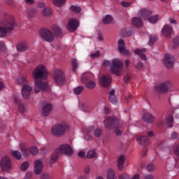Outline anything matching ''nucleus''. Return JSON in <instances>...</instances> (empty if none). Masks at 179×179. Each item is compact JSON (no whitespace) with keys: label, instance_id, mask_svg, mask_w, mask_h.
Instances as JSON below:
<instances>
[{"label":"nucleus","instance_id":"obj_36","mask_svg":"<svg viewBox=\"0 0 179 179\" xmlns=\"http://www.w3.org/2000/svg\"><path fill=\"white\" fill-rule=\"evenodd\" d=\"M156 41H157V36H155V35H151L150 37V41L148 43V45L152 47V45H153V44H155V43H156Z\"/></svg>","mask_w":179,"mask_h":179},{"label":"nucleus","instance_id":"obj_11","mask_svg":"<svg viewBox=\"0 0 179 179\" xmlns=\"http://www.w3.org/2000/svg\"><path fill=\"white\" fill-rule=\"evenodd\" d=\"M53 80L58 85V86H62L65 83V77H64V73L61 70H55L53 76Z\"/></svg>","mask_w":179,"mask_h":179},{"label":"nucleus","instance_id":"obj_35","mask_svg":"<svg viewBox=\"0 0 179 179\" xmlns=\"http://www.w3.org/2000/svg\"><path fill=\"white\" fill-rule=\"evenodd\" d=\"M96 155H97V154L96 153V151H94V150H90V151H88V152L87 154V159H93Z\"/></svg>","mask_w":179,"mask_h":179},{"label":"nucleus","instance_id":"obj_41","mask_svg":"<svg viewBox=\"0 0 179 179\" xmlns=\"http://www.w3.org/2000/svg\"><path fill=\"white\" fill-rule=\"evenodd\" d=\"M30 167V164L28 162H24L21 164L22 171H26Z\"/></svg>","mask_w":179,"mask_h":179},{"label":"nucleus","instance_id":"obj_39","mask_svg":"<svg viewBox=\"0 0 179 179\" xmlns=\"http://www.w3.org/2000/svg\"><path fill=\"white\" fill-rule=\"evenodd\" d=\"M12 155H13V157L15 159H16L17 160H20V159H22V154L20 153V152H19L17 150L13 151Z\"/></svg>","mask_w":179,"mask_h":179},{"label":"nucleus","instance_id":"obj_52","mask_svg":"<svg viewBox=\"0 0 179 179\" xmlns=\"http://www.w3.org/2000/svg\"><path fill=\"white\" fill-rule=\"evenodd\" d=\"M124 83H129V80H131V74L127 73L125 75V76L124 77Z\"/></svg>","mask_w":179,"mask_h":179},{"label":"nucleus","instance_id":"obj_58","mask_svg":"<svg viewBox=\"0 0 179 179\" xmlns=\"http://www.w3.org/2000/svg\"><path fill=\"white\" fill-rule=\"evenodd\" d=\"M120 179H131L129 178V176L127 175V173H122V175L120 176Z\"/></svg>","mask_w":179,"mask_h":179},{"label":"nucleus","instance_id":"obj_55","mask_svg":"<svg viewBox=\"0 0 179 179\" xmlns=\"http://www.w3.org/2000/svg\"><path fill=\"white\" fill-rule=\"evenodd\" d=\"M171 137L172 139L173 140H178L179 139V136H178V133L176 132H173L171 135Z\"/></svg>","mask_w":179,"mask_h":179},{"label":"nucleus","instance_id":"obj_43","mask_svg":"<svg viewBox=\"0 0 179 179\" xmlns=\"http://www.w3.org/2000/svg\"><path fill=\"white\" fill-rule=\"evenodd\" d=\"M70 10H72V12H74L75 13H79L80 10H82V8L78 6H71L70 7Z\"/></svg>","mask_w":179,"mask_h":179},{"label":"nucleus","instance_id":"obj_30","mask_svg":"<svg viewBox=\"0 0 179 179\" xmlns=\"http://www.w3.org/2000/svg\"><path fill=\"white\" fill-rule=\"evenodd\" d=\"M137 141L140 143V145L145 146V145H148V143L149 142V138H148V136H143L138 138Z\"/></svg>","mask_w":179,"mask_h":179},{"label":"nucleus","instance_id":"obj_16","mask_svg":"<svg viewBox=\"0 0 179 179\" xmlns=\"http://www.w3.org/2000/svg\"><path fill=\"white\" fill-rule=\"evenodd\" d=\"M99 84L103 87H108L111 85V76L110 75H103L99 78Z\"/></svg>","mask_w":179,"mask_h":179},{"label":"nucleus","instance_id":"obj_54","mask_svg":"<svg viewBox=\"0 0 179 179\" xmlns=\"http://www.w3.org/2000/svg\"><path fill=\"white\" fill-rule=\"evenodd\" d=\"M6 50V46L5 45L4 41H0V51H5Z\"/></svg>","mask_w":179,"mask_h":179},{"label":"nucleus","instance_id":"obj_33","mask_svg":"<svg viewBox=\"0 0 179 179\" xmlns=\"http://www.w3.org/2000/svg\"><path fill=\"white\" fill-rule=\"evenodd\" d=\"M65 2H66V0H52L53 5L58 7L64 6Z\"/></svg>","mask_w":179,"mask_h":179},{"label":"nucleus","instance_id":"obj_13","mask_svg":"<svg viewBox=\"0 0 179 179\" xmlns=\"http://www.w3.org/2000/svg\"><path fill=\"white\" fill-rule=\"evenodd\" d=\"M44 170V162L43 159H38L34 161V173L36 176H40Z\"/></svg>","mask_w":179,"mask_h":179},{"label":"nucleus","instance_id":"obj_18","mask_svg":"<svg viewBox=\"0 0 179 179\" xmlns=\"http://www.w3.org/2000/svg\"><path fill=\"white\" fill-rule=\"evenodd\" d=\"M162 33L163 36H165L167 38H170L171 35L174 33L173 27L169 24H165L162 29Z\"/></svg>","mask_w":179,"mask_h":179},{"label":"nucleus","instance_id":"obj_8","mask_svg":"<svg viewBox=\"0 0 179 179\" xmlns=\"http://www.w3.org/2000/svg\"><path fill=\"white\" fill-rule=\"evenodd\" d=\"M40 37L47 43H52L55 39L54 34L47 28H42L39 31Z\"/></svg>","mask_w":179,"mask_h":179},{"label":"nucleus","instance_id":"obj_19","mask_svg":"<svg viewBox=\"0 0 179 179\" xmlns=\"http://www.w3.org/2000/svg\"><path fill=\"white\" fill-rule=\"evenodd\" d=\"M52 110V105L50 103H45L42 108L41 114L43 117H47L50 115V113Z\"/></svg>","mask_w":179,"mask_h":179},{"label":"nucleus","instance_id":"obj_10","mask_svg":"<svg viewBox=\"0 0 179 179\" xmlns=\"http://www.w3.org/2000/svg\"><path fill=\"white\" fill-rule=\"evenodd\" d=\"M17 27V25L15 23L8 24L7 25H0V37H5L8 33L15 30Z\"/></svg>","mask_w":179,"mask_h":179},{"label":"nucleus","instance_id":"obj_23","mask_svg":"<svg viewBox=\"0 0 179 179\" xmlns=\"http://www.w3.org/2000/svg\"><path fill=\"white\" fill-rule=\"evenodd\" d=\"M106 179H117L115 171L113 168H109L106 171Z\"/></svg>","mask_w":179,"mask_h":179},{"label":"nucleus","instance_id":"obj_62","mask_svg":"<svg viewBox=\"0 0 179 179\" xmlns=\"http://www.w3.org/2000/svg\"><path fill=\"white\" fill-rule=\"evenodd\" d=\"M108 65H110V68H111V62L108 60H105L103 62V66H108Z\"/></svg>","mask_w":179,"mask_h":179},{"label":"nucleus","instance_id":"obj_61","mask_svg":"<svg viewBox=\"0 0 179 179\" xmlns=\"http://www.w3.org/2000/svg\"><path fill=\"white\" fill-rule=\"evenodd\" d=\"M78 157H85V156H86V153L85 152V151H80L78 153Z\"/></svg>","mask_w":179,"mask_h":179},{"label":"nucleus","instance_id":"obj_47","mask_svg":"<svg viewBox=\"0 0 179 179\" xmlns=\"http://www.w3.org/2000/svg\"><path fill=\"white\" fill-rule=\"evenodd\" d=\"M36 8H30L28 10V17H34V15H36Z\"/></svg>","mask_w":179,"mask_h":179},{"label":"nucleus","instance_id":"obj_21","mask_svg":"<svg viewBox=\"0 0 179 179\" xmlns=\"http://www.w3.org/2000/svg\"><path fill=\"white\" fill-rule=\"evenodd\" d=\"M117 167L120 171L124 170V167H125V157L122 155L117 158Z\"/></svg>","mask_w":179,"mask_h":179},{"label":"nucleus","instance_id":"obj_20","mask_svg":"<svg viewBox=\"0 0 179 179\" xmlns=\"http://www.w3.org/2000/svg\"><path fill=\"white\" fill-rule=\"evenodd\" d=\"M14 101L15 103H16V104H17L18 110L20 111V113H24V111H26V110L27 109V106L20 103V101H19V96H15L14 97Z\"/></svg>","mask_w":179,"mask_h":179},{"label":"nucleus","instance_id":"obj_7","mask_svg":"<svg viewBox=\"0 0 179 179\" xmlns=\"http://www.w3.org/2000/svg\"><path fill=\"white\" fill-rule=\"evenodd\" d=\"M0 169L4 173H9L12 170V162L8 156H3L0 160Z\"/></svg>","mask_w":179,"mask_h":179},{"label":"nucleus","instance_id":"obj_17","mask_svg":"<svg viewBox=\"0 0 179 179\" xmlns=\"http://www.w3.org/2000/svg\"><path fill=\"white\" fill-rule=\"evenodd\" d=\"M33 90V87L29 85H24L22 88V96L23 99H30V94Z\"/></svg>","mask_w":179,"mask_h":179},{"label":"nucleus","instance_id":"obj_34","mask_svg":"<svg viewBox=\"0 0 179 179\" xmlns=\"http://www.w3.org/2000/svg\"><path fill=\"white\" fill-rule=\"evenodd\" d=\"M85 86L87 87V89L93 90L94 87H96V83L93 80H90L87 82Z\"/></svg>","mask_w":179,"mask_h":179},{"label":"nucleus","instance_id":"obj_63","mask_svg":"<svg viewBox=\"0 0 179 179\" xmlns=\"http://www.w3.org/2000/svg\"><path fill=\"white\" fill-rule=\"evenodd\" d=\"M45 6V2L41 1L38 3V8H44Z\"/></svg>","mask_w":179,"mask_h":179},{"label":"nucleus","instance_id":"obj_26","mask_svg":"<svg viewBox=\"0 0 179 179\" xmlns=\"http://www.w3.org/2000/svg\"><path fill=\"white\" fill-rule=\"evenodd\" d=\"M109 100L112 104H117L118 103V100L117 99V96H115V90H112L109 92Z\"/></svg>","mask_w":179,"mask_h":179},{"label":"nucleus","instance_id":"obj_45","mask_svg":"<svg viewBox=\"0 0 179 179\" xmlns=\"http://www.w3.org/2000/svg\"><path fill=\"white\" fill-rule=\"evenodd\" d=\"M29 152L30 155H36L38 153V148H37L36 146L31 147L29 148Z\"/></svg>","mask_w":179,"mask_h":179},{"label":"nucleus","instance_id":"obj_46","mask_svg":"<svg viewBox=\"0 0 179 179\" xmlns=\"http://www.w3.org/2000/svg\"><path fill=\"white\" fill-rule=\"evenodd\" d=\"M71 64L73 66V71H75L79 68V64H78V60L76 59H71Z\"/></svg>","mask_w":179,"mask_h":179},{"label":"nucleus","instance_id":"obj_38","mask_svg":"<svg viewBox=\"0 0 179 179\" xmlns=\"http://www.w3.org/2000/svg\"><path fill=\"white\" fill-rule=\"evenodd\" d=\"M5 22L6 23H16V20L13 15H9L5 18Z\"/></svg>","mask_w":179,"mask_h":179},{"label":"nucleus","instance_id":"obj_48","mask_svg":"<svg viewBox=\"0 0 179 179\" xmlns=\"http://www.w3.org/2000/svg\"><path fill=\"white\" fill-rule=\"evenodd\" d=\"M94 135L96 138H100L101 136V129L98 128L94 131Z\"/></svg>","mask_w":179,"mask_h":179},{"label":"nucleus","instance_id":"obj_22","mask_svg":"<svg viewBox=\"0 0 179 179\" xmlns=\"http://www.w3.org/2000/svg\"><path fill=\"white\" fill-rule=\"evenodd\" d=\"M145 49H136L134 50V54L140 57L142 61H146V55H145Z\"/></svg>","mask_w":179,"mask_h":179},{"label":"nucleus","instance_id":"obj_9","mask_svg":"<svg viewBox=\"0 0 179 179\" xmlns=\"http://www.w3.org/2000/svg\"><path fill=\"white\" fill-rule=\"evenodd\" d=\"M50 89L51 87H50L48 83H43L38 80H36L34 82V93H40L41 90H43V92H48V90H50Z\"/></svg>","mask_w":179,"mask_h":179},{"label":"nucleus","instance_id":"obj_51","mask_svg":"<svg viewBox=\"0 0 179 179\" xmlns=\"http://www.w3.org/2000/svg\"><path fill=\"white\" fill-rule=\"evenodd\" d=\"M41 179H51V176L48 172H46L41 176Z\"/></svg>","mask_w":179,"mask_h":179},{"label":"nucleus","instance_id":"obj_42","mask_svg":"<svg viewBox=\"0 0 179 179\" xmlns=\"http://www.w3.org/2000/svg\"><path fill=\"white\" fill-rule=\"evenodd\" d=\"M53 31L56 36H62V29L59 27H56L53 29Z\"/></svg>","mask_w":179,"mask_h":179},{"label":"nucleus","instance_id":"obj_1","mask_svg":"<svg viewBox=\"0 0 179 179\" xmlns=\"http://www.w3.org/2000/svg\"><path fill=\"white\" fill-rule=\"evenodd\" d=\"M66 155V156H72L73 155V149L69 144L61 145L58 148L55 150V152L51 155L49 160V164H54L55 161L58 159L57 155Z\"/></svg>","mask_w":179,"mask_h":179},{"label":"nucleus","instance_id":"obj_29","mask_svg":"<svg viewBox=\"0 0 179 179\" xmlns=\"http://www.w3.org/2000/svg\"><path fill=\"white\" fill-rule=\"evenodd\" d=\"M78 27V23H68L66 25V29L69 31H75Z\"/></svg>","mask_w":179,"mask_h":179},{"label":"nucleus","instance_id":"obj_14","mask_svg":"<svg viewBox=\"0 0 179 179\" xmlns=\"http://www.w3.org/2000/svg\"><path fill=\"white\" fill-rule=\"evenodd\" d=\"M117 48H118V51L120 54H123L124 55H126L127 57L131 56V52H129V50H127V48L125 47V43H124V40L120 39L118 41Z\"/></svg>","mask_w":179,"mask_h":179},{"label":"nucleus","instance_id":"obj_27","mask_svg":"<svg viewBox=\"0 0 179 179\" xmlns=\"http://www.w3.org/2000/svg\"><path fill=\"white\" fill-rule=\"evenodd\" d=\"M169 153H175L176 156L179 157V143H176L169 148Z\"/></svg>","mask_w":179,"mask_h":179},{"label":"nucleus","instance_id":"obj_56","mask_svg":"<svg viewBox=\"0 0 179 179\" xmlns=\"http://www.w3.org/2000/svg\"><path fill=\"white\" fill-rule=\"evenodd\" d=\"M69 23H79L78 18L72 17L69 20Z\"/></svg>","mask_w":179,"mask_h":179},{"label":"nucleus","instance_id":"obj_44","mask_svg":"<svg viewBox=\"0 0 179 179\" xmlns=\"http://www.w3.org/2000/svg\"><path fill=\"white\" fill-rule=\"evenodd\" d=\"M83 86H78L74 88L73 92L76 94L79 95L80 93H82V92H83Z\"/></svg>","mask_w":179,"mask_h":179},{"label":"nucleus","instance_id":"obj_32","mask_svg":"<svg viewBox=\"0 0 179 179\" xmlns=\"http://www.w3.org/2000/svg\"><path fill=\"white\" fill-rule=\"evenodd\" d=\"M17 83L18 85H21L22 86H24V85H29V82L27 81V79L24 77H20L17 78Z\"/></svg>","mask_w":179,"mask_h":179},{"label":"nucleus","instance_id":"obj_5","mask_svg":"<svg viewBox=\"0 0 179 179\" xmlns=\"http://www.w3.org/2000/svg\"><path fill=\"white\" fill-rule=\"evenodd\" d=\"M121 69H122V61L120 59H113L110 61V71L112 73L120 76L121 75Z\"/></svg>","mask_w":179,"mask_h":179},{"label":"nucleus","instance_id":"obj_3","mask_svg":"<svg viewBox=\"0 0 179 179\" xmlns=\"http://www.w3.org/2000/svg\"><path fill=\"white\" fill-rule=\"evenodd\" d=\"M70 129L71 127L66 123L57 124L51 128L50 134L55 138H62Z\"/></svg>","mask_w":179,"mask_h":179},{"label":"nucleus","instance_id":"obj_49","mask_svg":"<svg viewBox=\"0 0 179 179\" xmlns=\"http://www.w3.org/2000/svg\"><path fill=\"white\" fill-rule=\"evenodd\" d=\"M122 37H129L132 36V31H122Z\"/></svg>","mask_w":179,"mask_h":179},{"label":"nucleus","instance_id":"obj_57","mask_svg":"<svg viewBox=\"0 0 179 179\" xmlns=\"http://www.w3.org/2000/svg\"><path fill=\"white\" fill-rule=\"evenodd\" d=\"M100 55V52L96 51L94 53L90 55L91 58H97Z\"/></svg>","mask_w":179,"mask_h":179},{"label":"nucleus","instance_id":"obj_15","mask_svg":"<svg viewBox=\"0 0 179 179\" xmlns=\"http://www.w3.org/2000/svg\"><path fill=\"white\" fill-rule=\"evenodd\" d=\"M174 56L170 54H166L163 60V63L164 65L166 66V68H173V66H174Z\"/></svg>","mask_w":179,"mask_h":179},{"label":"nucleus","instance_id":"obj_53","mask_svg":"<svg viewBox=\"0 0 179 179\" xmlns=\"http://www.w3.org/2000/svg\"><path fill=\"white\" fill-rule=\"evenodd\" d=\"M155 169H156V167L155 166V165H153V164H149L147 166L148 171H153L155 170Z\"/></svg>","mask_w":179,"mask_h":179},{"label":"nucleus","instance_id":"obj_64","mask_svg":"<svg viewBox=\"0 0 179 179\" xmlns=\"http://www.w3.org/2000/svg\"><path fill=\"white\" fill-rule=\"evenodd\" d=\"M174 45H179V38L177 37L173 41Z\"/></svg>","mask_w":179,"mask_h":179},{"label":"nucleus","instance_id":"obj_24","mask_svg":"<svg viewBox=\"0 0 179 179\" xmlns=\"http://www.w3.org/2000/svg\"><path fill=\"white\" fill-rule=\"evenodd\" d=\"M52 8H50L49 6L45 7L42 10V15L45 17H51V16H52Z\"/></svg>","mask_w":179,"mask_h":179},{"label":"nucleus","instance_id":"obj_2","mask_svg":"<svg viewBox=\"0 0 179 179\" xmlns=\"http://www.w3.org/2000/svg\"><path fill=\"white\" fill-rule=\"evenodd\" d=\"M106 128H114L117 136H121L124 131L122 124H120V120L116 117H107L104 121Z\"/></svg>","mask_w":179,"mask_h":179},{"label":"nucleus","instance_id":"obj_59","mask_svg":"<svg viewBox=\"0 0 179 179\" xmlns=\"http://www.w3.org/2000/svg\"><path fill=\"white\" fill-rule=\"evenodd\" d=\"M121 5L122 6H123V8H128L131 5V3H128L127 1H122Z\"/></svg>","mask_w":179,"mask_h":179},{"label":"nucleus","instance_id":"obj_60","mask_svg":"<svg viewBox=\"0 0 179 179\" xmlns=\"http://www.w3.org/2000/svg\"><path fill=\"white\" fill-rule=\"evenodd\" d=\"M173 121H174V118L173 117V115H169L166 118V122H168V124H171V122H173Z\"/></svg>","mask_w":179,"mask_h":179},{"label":"nucleus","instance_id":"obj_31","mask_svg":"<svg viewBox=\"0 0 179 179\" xmlns=\"http://www.w3.org/2000/svg\"><path fill=\"white\" fill-rule=\"evenodd\" d=\"M102 21L103 23H113L114 18L111 15H106L103 17Z\"/></svg>","mask_w":179,"mask_h":179},{"label":"nucleus","instance_id":"obj_40","mask_svg":"<svg viewBox=\"0 0 179 179\" xmlns=\"http://www.w3.org/2000/svg\"><path fill=\"white\" fill-rule=\"evenodd\" d=\"M22 153L24 157H27V156H30V148H22Z\"/></svg>","mask_w":179,"mask_h":179},{"label":"nucleus","instance_id":"obj_28","mask_svg":"<svg viewBox=\"0 0 179 179\" xmlns=\"http://www.w3.org/2000/svg\"><path fill=\"white\" fill-rule=\"evenodd\" d=\"M143 120L147 124H150V122H153L155 121V117L150 113H145L143 116Z\"/></svg>","mask_w":179,"mask_h":179},{"label":"nucleus","instance_id":"obj_4","mask_svg":"<svg viewBox=\"0 0 179 179\" xmlns=\"http://www.w3.org/2000/svg\"><path fill=\"white\" fill-rule=\"evenodd\" d=\"M33 78L35 80L38 79H47L48 76V70L44 64L38 65L32 73Z\"/></svg>","mask_w":179,"mask_h":179},{"label":"nucleus","instance_id":"obj_37","mask_svg":"<svg viewBox=\"0 0 179 179\" xmlns=\"http://www.w3.org/2000/svg\"><path fill=\"white\" fill-rule=\"evenodd\" d=\"M159 15H155L148 18V22L150 23H157V22H159Z\"/></svg>","mask_w":179,"mask_h":179},{"label":"nucleus","instance_id":"obj_12","mask_svg":"<svg viewBox=\"0 0 179 179\" xmlns=\"http://www.w3.org/2000/svg\"><path fill=\"white\" fill-rule=\"evenodd\" d=\"M171 86H173L171 81H165L155 86V89L158 92H160V93H169V91L171 89Z\"/></svg>","mask_w":179,"mask_h":179},{"label":"nucleus","instance_id":"obj_25","mask_svg":"<svg viewBox=\"0 0 179 179\" xmlns=\"http://www.w3.org/2000/svg\"><path fill=\"white\" fill-rule=\"evenodd\" d=\"M28 50L27 43L24 42L20 43L17 45V51L19 52H24V51H27Z\"/></svg>","mask_w":179,"mask_h":179},{"label":"nucleus","instance_id":"obj_50","mask_svg":"<svg viewBox=\"0 0 179 179\" xmlns=\"http://www.w3.org/2000/svg\"><path fill=\"white\" fill-rule=\"evenodd\" d=\"M90 165H85L83 168L84 174H90Z\"/></svg>","mask_w":179,"mask_h":179},{"label":"nucleus","instance_id":"obj_6","mask_svg":"<svg viewBox=\"0 0 179 179\" xmlns=\"http://www.w3.org/2000/svg\"><path fill=\"white\" fill-rule=\"evenodd\" d=\"M138 17H134L131 19V23H142L143 20H148V17L150 16V11L148 9H141L138 13Z\"/></svg>","mask_w":179,"mask_h":179}]
</instances>
